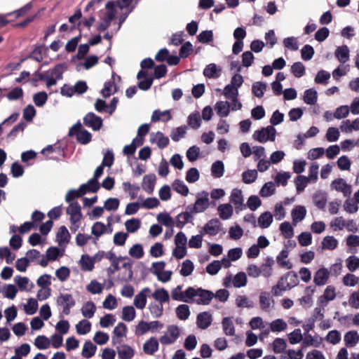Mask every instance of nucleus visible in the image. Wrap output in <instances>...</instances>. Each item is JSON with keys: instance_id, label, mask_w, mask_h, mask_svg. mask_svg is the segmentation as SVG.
I'll list each match as a JSON object with an SVG mask.
<instances>
[{"instance_id": "72a5a7b5", "label": "nucleus", "mask_w": 359, "mask_h": 359, "mask_svg": "<svg viewBox=\"0 0 359 359\" xmlns=\"http://www.w3.org/2000/svg\"><path fill=\"white\" fill-rule=\"evenodd\" d=\"M258 225L262 229L268 228L273 222V215L270 212H264L260 215L257 220Z\"/></svg>"}, {"instance_id": "de8ad7c7", "label": "nucleus", "mask_w": 359, "mask_h": 359, "mask_svg": "<svg viewBox=\"0 0 359 359\" xmlns=\"http://www.w3.org/2000/svg\"><path fill=\"white\" fill-rule=\"evenodd\" d=\"M136 312L133 306H126L122 310V319L127 322H130L135 318Z\"/></svg>"}, {"instance_id": "c85d7f7f", "label": "nucleus", "mask_w": 359, "mask_h": 359, "mask_svg": "<svg viewBox=\"0 0 359 359\" xmlns=\"http://www.w3.org/2000/svg\"><path fill=\"white\" fill-rule=\"evenodd\" d=\"M172 118V116L169 110H165L164 111H161L160 110L154 111L151 116V121L157 122L159 121H162L163 122H167Z\"/></svg>"}, {"instance_id": "13d9d810", "label": "nucleus", "mask_w": 359, "mask_h": 359, "mask_svg": "<svg viewBox=\"0 0 359 359\" xmlns=\"http://www.w3.org/2000/svg\"><path fill=\"white\" fill-rule=\"evenodd\" d=\"M187 127L186 126H180L172 130L170 137L174 142H178L181 138L184 137Z\"/></svg>"}, {"instance_id": "3c124183", "label": "nucleus", "mask_w": 359, "mask_h": 359, "mask_svg": "<svg viewBox=\"0 0 359 359\" xmlns=\"http://www.w3.org/2000/svg\"><path fill=\"white\" fill-rule=\"evenodd\" d=\"M224 95L232 101H236L238 95V90L232 85L228 84L225 86L223 92Z\"/></svg>"}, {"instance_id": "e2e57ef3", "label": "nucleus", "mask_w": 359, "mask_h": 359, "mask_svg": "<svg viewBox=\"0 0 359 359\" xmlns=\"http://www.w3.org/2000/svg\"><path fill=\"white\" fill-rule=\"evenodd\" d=\"M50 341L48 337L43 335L38 336L34 341V345L39 349H46L50 346Z\"/></svg>"}, {"instance_id": "473e14b6", "label": "nucleus", "mask_w": 359, "mask_h": 359, "mask_svg": "<svg viewBox=\"0 0 359 359\" xmlns=\"http://www.w3.org/2000/svg\"><path fill=\"white\" fill-rule=\"evenodd\" d=\"M221 69H218L217 65L211 63L205 67L203 70V75L210 79H217L220 76Z\"/></svg>"}, {"instance_id": "bf43d9fd", "label": "nucleus", "mask_w": 359, "mask_h": 359, "mask_svg": "<svg viewBox=\"0 0 359 359\" xmlns=\"http://www.w3.org/2000/svg\"><path fill=\"white\" fill-rule=\"evenodd\" d=\"M194 269L193 262L189 259H186L183 262L180 274L184 277L189 276L191 274Z\"/></svg>"}, {"instance_id": "5fc2aeb1", "label": "nucleus", "mask_w": 359, "mask_h": 359, "mask_svg": "<svg viewBox=\"0 0 359 359\" xmlns=\"http://www.w3.org/2000/svg\"><path fill=\"white\" fill-rule=\"evenodd\" d=\"M48 100V95L46 92H39L34 95L33 101L36 106L39 107H43Z\"/></svg>"}, {"instance_id": "ea45409f", "label": "nucleus", "mask_w": 359, "mask_h": 359, "mask_svg": "<svg viewBox=\"0 0 359 359\" xmlns=\"http://www.w3.org/2000/svg\"><path fill=\"white\" fill-rule=\"evenodd\" d=\"M96 350L97 346L91 341H86L83 347L82 356L86 358H90L95 355Z\"/></svg>"}, {"instance_id": "7ed1b4c3", "label": "nucleus", "mask_w": 359, "mask_h": 359, "mask_svg": "<svg viewBox=\"0 0 359 359\" xmlns=\"http://www.w3.org/2000/svg\"><path fill=\"white\" fill-rule=\"evenodd\" d=\"M68 135L70 137L76 136V140L82 144H86L92 140V135L88 130L83 129L80 121H78L69 130Z\"/></svg>"}, {"instance_id": "412c9836", "label": "nucleus", "mask_w": 359, "mask_h": 359, "mask_svg": "<svg viewBox=\"0 0 359 359\" xmlns=\"http://www.w3.org/2000/svg\"><path fill=\"white\" fill-rule=\"evenodd\" d=\"M337 245L338 241L334 237L332 236H327L323 239L319 247V250H333L337 248Z\"/></svg>"}, {"instance_id": "aec40b11", "label": "nucleus", "mask_w": 359, "mask_h": 359, "mask_svg": "<svg viewBox=\"0 0 359 359\" xmlns=\"http://www.w3.org/2000/svg\"><path fill=\"white\" fill-rule=\"evenodd\" d=\"M159 343L156 338H149L143 345V351L147 355H153L158 350Z\"/></svg>"}, {"instance_id": "a18cd8bd", "label": "nucleus", "mask_w": 359, "mask_h": 359, "mask_svg": "<svg viewBox=\"0 0 359 359\" xmlns=\"http://www.w3.org/2000/svg\"><path fill=\"white\" fill-rule=\"evenodd\" d=\"M212 175L215 177L219 178L224 175V165L222 161H217L212 163L211 168Z\"/></svg>"}, {"instance_id": "423d86ee", "label": "nucleus", "mask_w": 359, "mask_h": 359, "mask_svg": "<svg viewBox=\"0 0 359 359\" xmlns=\"http://www.w3.org/2000/svg\"><path fill=\"white\" fill-rule=\"evenodd\" d=\"M276 130L273 126H269L262 128L261 130H256L253 134V138L261 142L264 143L267 141H274L276 138Z\"/></svg>"}, {"instance_id": "680f3d73", "label": "nucleus", "mask_w": 359, "mask_h": 359, "mask_svg": "<svg viewBox=\"0 0 359 359\" xmlns=\"http://www.w3.org/2000/svg\"><path fill=\"white\" fill-rule=\"evenodd\" d=\"M125 226L128 232L134 233L140 228V220L136 218L128 219L126 222Z\"/></svg>"}, {"instance_id": "a878e982", "label": "nucleus", "mask_w": 359, "mask_h": 359, "mask_svg": "<svg viewBox=\"0 0 359 359\" xmlns=\"http://www.w3.org/2000/svg\"><path fill=\"white\" fill-rule=\"evenodd\" d=\"M230 107V104L228 102L219 101L215 104V109L217 115L223 118L229 116Z\"/></svg>"}, {"instance_id": "c03bdc74", "label": "nucleus", "mask_w": 359, "mask_h": 359, "mask_svg": "<svg viewBox=\"0 0 359 359\" xmlns=\"http://www.w3.org/2000/svg\"><path fill=\"white\" fill-rule=\"evenodd\" d=\"M157 220L158 222L168 227H172L175 224V222L167 212L159 213L157 215Z\"/></svg>"}, {"instance_id": "6ab92c4d", "label": "nucleus", "mask_w": 359, "mask_h": 359, "mask_svg": "<svg viewBox=\"0 0 359 359\" xmlns=\"http://www.w3.org/2000/svg\"><path fill=\"white\" fill-rule=\"evenodd\" d=\"M344 344L348 347H353L359 342V333L355 330L347 332L344 336Z\"/></svg>"}, {"instance_id": "cd10ccee", "label": "nucleus", "mask_w": 359, "mask_h": 359, "mask_svg": "<svg viewBox=\"0 0 359 359\" xmlns=\"http://www.w3.org/2000/svg\"><path fill=\"white\" fill-rule=\"evenodd\" d=\"M150 141L151 142H156L157 143L158 147L161 149L167 147L170 143L168 137L164 136L163 133L160 131L155 134L154 137H151Z\"/></svg>"}, {"instance_id": "a211bd4d", "label": "nucleus", "mask_w": 359, "mask_h": 359, "mask_svg": "<svg viewBox=\"0 0 359 359\" xmlns=\"http://www.w3.org/2000/svg\"><path fill=\"white\" fill-rule=\"evenodd\" d=\"M231 202L235 205L236 209L241 210L245 208L242 191L240 189H233L231 194Z\"/></svg>"}, {"instance_id": "0e129e2a", "label": "nucleus", "mask_w": 359, "mask_h": 359, "mask_svg": "<svg viewBox=\"0 0 359 359\" xmlns=\"http://www.w3.org/2000/svg\"><path fill=\"white\" fill-rule=\"evenodd\" d=\"M291 72L297 78H300L305 74V67L300 62H294L291 67Z\"/></svg>"}, {"instance_id": "9d476101", "label": "nucleus", "mask_w": 359, "mask_h": 359, "mask_svg": "<svg viewBox=\"0 0 359 359\" xmlns=\"http://www.w3.org/2000/svg\"><path fill=\"white\" fill-rule=\"evenodd\" d=\"M221 222L218 219H212L208 221L203 228L202 234L205 233L213 236L217 235L220 231Z\"/></svg>"}, {"instance_id": "4c0bfd02", "label": "nucleus", "mask_w": 359, "mask_h": 359, "mask_svg": "<svg viewBox=\"0 0 359 359\" xmlns=\"http://www.w3.org/2000/svg\"><path fill=\"white\" fill-rule=\"evenodd\" d=\"M81 311L85 318H91L95 313L96 306L93 302L88 301L83 305Z\"/></svg>"}, {"instance_id": "6e6552de", "label": "nucleus", "mask_w": 359, "mask_h": 359, "mask_svg": "<svg viewBox=\"0 0 359 359\" xmlns=\"http://www.w3.org/2000/svg\"><path fill=\"white\" fill-rule=\"evenodd\" d=\"M83 124L94 131H97L102 128L103 122L100 116L93 112H89L83 117Z\"/></svg>"}, {"instance_id": "f257e3e1", "label": "nucleus", "mask_w": 359, "mask_h": 359, "mask_svg": "<svg viewBox=\"0 0 359 359\" xmlns=\"http://www.w3.org/2000/svg\"><path fill=\"white\" fill-rule=\"evenodd\" d=\"M298 283L297 274L294 271H289L279 278L277 284L272 287L271 292L273 296H280L283 292L290 290Z\"/></svg>"}, {"instance_id": "a19ab883", "label": "nucleus", "mask_w": 359, "mask_h": 359, "mask_svg": "<svg viewBox=\"0 0 359 359\" xmlns=\"http://www.w3.org/2000/svg\"><path fill=\"white\" fill-rule=\"evenodd\" d=\"M79 262L83 271H90L94 269V261L88 255H83Z\"/></svg>"}, {"instance_id": "20e7f679", "label": "nucleus", "mask_w": 359, "mask_h": 359, "mask_svg": "<svg viewBox=\"0 0 359 359\" xmlns=\"http://www.w3.org/2000/svg\"><path fill=\"white\" fill-rule=\"evenodd\" d=\"M56 304L62 308V314L68 316L71 313V309L75 306L76 301L71 294L60 293L56 299Z\"/></svg>"}, {"instance_id": "774afa93", "label": "nucleus", "mask_w": 359, "mask_h": 359, "mask_svg": "<svg viewBox=\"0 0 359 359\" xmlns=\"http://www.w3.org/2000/svg\"><path fill=\"white\" fill-rule=\"evenodd\" d=\"M23 90L20 87H15L12 89L6 97L10 101L17 100L23 97Z\"/></svg>"}, {"instance_id": "338daca9", "label": "nucleus", "mask_w": 359, "mask_h": 359, "mask_svg": "<svg viewBox=\"0 0 359 359\" xmlns=\"http://www.w3.org/2000/svg\"><path fill=\"white\" fill-rule=\"evenodd\" d=\"M243 182L245 184H251L257 177V172L255 170H248L242 174Z\"/></svg>"}, {"instance_id": "f03ea898", "label": "nucleus", "mask_w": 359, "mask_h": 359, "mask_svg": "<svg viewBox=\"0 0 359 359\" xmlns=\"http://www.w3.org/2000/svg\"><path fill=\"white\" fill-rule=\"evenodd\" d=\"M185 294L188 299L192 302H195L199 305H208L215 297V294L208 290L198 287L195 289L193 287H189L185 290Z\"/></svg>"}, {"instance_id": "09e8293b", "label": "nucleus", "mask_w": 359, "mask_h": 359, "mask_svg": "<svg viewBox=\"0 0 359 359\" xmlns=\"http://www.w3.org/2000/svg\"><path fill=\"white\" fill-rule=\"evenodd\" d=\"M76 329L79 334H86L90 331L91 323L87 320H82L76 325Z\"/></svg>"}, {"instance_id": "4468645a", "label": "nucleus", "mask_w": 359, "mask_h": 359, "mask_svg": "<svg viewBox=\"0 0 359 359\" xmlns=\"http://www.w3.org/2000/svg\"><path fill=\"white\" fill-rule=\"evenodd\" d=\"M212 321V315L208 311L201 312L197 316V326L202 330L207 329L211 325Z\"/></svg>"}, {"instance_id": "ddd939ff", "label": "nucleus", "mask_w": 359, "mask_h": 359, "mask_svg": "<svg viewBox=\"0 0 359 359\" xmlns=\"http://www.w3.org/2000/svg\"><path fill=\"white\" fill-rule=\"evenodd\" d=\"M106 233H108L107 228L104 223L101 222L94 223L91 228V233L95 236L93 237V243L96 244L98 238Z\"/></svg>"}, {"instance_id": "2f4dec72", "label": "nucleus", "mask_w": 359, "mask_h": 359, "mask_svg": "<svg viewBox=\"0 0 359 359\" xmlns=\"http://www.w3.org/2000/svg\"><path fill=\"white\" fill-rule=\"evenodd\" d=\"M172 188L175 191L183 196H187L189 193L188 187L184 183L183 181L178 179L173 181L172 184Z\"/></svg>"}, {"instance_id": "dca6fc26", "label": "nucleus", "mask_w": 359, "mask_h": 359, "mask_svg": "<svg viewBox=\"0 0 359 359\" xmlns=\"http://www.w3.org/2000/svg\"><path fill=\"white\" fill-rule=\"evenodd\" d=\"M336 297L335 288L332 286H327L322 296L319 297L320 306H325L328 302L333 300Z\"/></svg>"}, {"instance_id": "6e6d98bb", "label": "nucleus", "mask_w": 359, "mask_h": 359, "mask_svg": "<svg viewBox=\"0 0 359 359\" xmlns=\"http://www.w3.org/2000/svg\"><path fill=\"white\" fill-rule=\"evenodd\" d=\"M275 192L274 184L272 182H266L262 187L259 195L262 197H269L272 196Z\"/></svg>"}, {"instance_id": "37998d69", "label": "nucleus", "mask_w": 359, "mask_h": 359, "mask_svg": "<svg viewBox=\"0 0 359 359\" xmlns=\"http://www.w3.org/2000/svg\"><path fill=\"white\" fill-rule=\"evenodd\" d=\"M306 209L303 206H297L292 211V217L294 223L302 221L306 215Z\"/></svg>"}, {"instance_id": "8fccbe9b", "label": "nucleus", "mask_w": 359, "mask_h": 359, "mask_svg": "<svg viewBox=\"0 0 359 359\" xmlns=\"http://www.w3.org/2000/svg\"><path fill=\"white\" fill-rule=\"evenodd\" d=\"M344 210L350 214H354L359 210V207L355 200L348 198L343 205Z\"/></svg>"}, {"instance_id": "5701e85b", "label": "nucleus", "mask_w": 359, "mask_h": 359, "mask_svg": "<svg viewBox=\"0 0 359 359\" xmlns=\"http://www.w3.org/2000/svg\"><path fill=\"white\" fill-rule=\"evenodd\" d=\"M80 188L84 192V194L87 192L96 193L100 189V184L97 180L91 178L86 184H81Z\"/></svg>"}, {"instance_id": "864d4df0", "label": "nucleus", "mask_w": 359, "mask_h": 359, "mask_svg": "<svg viewBox=\"0 0 359 359\" xmlns=\"http://www.w3.org/2000/svg\"><path fill=\"white\" fill-rule=\"evenodd\" d=\"M266 88V85L261 81L255 82L252 86L253 94L259 98L263 97Z\"/></svg>"}, {"instance_id": "0eeeda50", "label": "nucleus", "mask_w": 359, "mask_h": 359, "mask_svg": "<svg viewBox=\"0 0 359 359\" xmlns=\"http://www.w3.org/2000/svg\"><path fill=\"white\" fill-rule=\"evenodd\" d=\"M332 189L341 192L344 197L349 198L352 193V188L344 179L337 178L330 184Z\"/></svg>"}, {"instance_id": "b1692460", "label": "nucleus", "mask_w": 359, "mask_h": 359, "mask_svg": "<svg viewBox=\"0 0 359 359\" xmlns=\"http://www.w3.org/2000/svg\"><path fill=\"white\" fill-rule=\"evenodd\" d=\"M314 292V289L311 286L307 287L305 290V295L299 299V304L304 308H310L313 304L312 295Z\"/></svg>"}, {"instance_id": "79ce46f5", "label": "nucleus", "mask_w": 359, "mask_h": 359, "mask_svg": "<svg viewBox=\"0 0 359 359\" xmlns=\"http://www.w3.org/2000/svg\"><path fill=\"white\" fill-rule=\"evenodd\" d=\"M222 325L224 332L226 335L233 336L235 334V327L230 318H224L222 321Z\"/></svg>"}, {"instance_id": "f3484780", "label": "nucleus", "mask_w": 359, "mask_h": 359, "mask_svg": "<svg viewBox=\"0 0 359 359\" xmlns=\"http://www.w3.org/2000/svg\"><path fill=\"white\" fill-rule=\"evenodd\" d=\"M340 130L345 133H351L353 130H359V118L353 121L346 120L340 125Z\"/></svg>"}, {"instance_id": "052dcab7", "label": "nucleus", "mask_w": 359, "mask_h": 359, "mask_svg": "<svg viewBox=\"0 0 359 359\" xmlns=\"http://www.w3.org/2000/svg\"><path fill=\"white\" fill-rule=\"evenodd\" d=\"M342 282L345 286L354 287L359 283V277L352 273H347L343 277Z\"/></svg>"}, {"instance_id": "f8f14e48", "label": "nucleus", "mask_w": 359, "mask_h": 359, "mask_svg": "<svg viewBox=\"0 0 359 359\" xmlns=\"http://www.w3.org/2000/svg\"><path fill=\"white\" fill-rule=\"evenodd\" d=\"M151 292V289L149 287L143 288L134 299V305L138 309H143L147 304V294Z\"/></svg>"}, {"instance_id": "bb28decb", "label": "nucleus", "mask_w": 359, "mask_h": 359, "mask_svg": "<svg viewBox=\"0 0 359 359\" xmlns=\"http://www.w3.org/2000/svg\"><path fill=\"white\" fill-rule=\"evenodd\" d=\"M273 264L274 259L273 257H267L265 259V262L260 266V269L262 270L261 274L265 278H269L272 275V266Z\"/></svg>"}, {"instance_id": "4d7b16f0", "label": "nucleus", "mask_w": 359, "mask_h": 359, "mask_svg": "<svg viewBox=\"0 0 359 359\" xmlns=\"http://www.w3.org/2000/svg\"><path fill=\"white\" fill-rule=\"evenodd\" d=\"M271 330L273 332L284 331L287 328V323L283 319H276L270 324Z\"/></svg>"}, {"instance_id": "393cba45", "label": "nucleus", "mask_w": 359, "mask_h": 359, "mask_svg": "<svg viewBox=\"0 0 359 359\" xmlns=\"http://www.w3.org/2000/svg\"><path fill=\"white\" fill-rule=\"evenodd\" d=\"M288 255L289 252L285 249L283 250L276 257V262L280 267L287 269H291L292 268V264L289 260H285Z\"/></svg>"}, {"instance_id": "39448f33", "label": "nucleus", "mask_w": 359, "mask_h": 359, "mask_svg": "<svg viewBox=\"0 0 359 359\" xmlns=\"http://www.w3.org/2000/svg\"><path fill=\"white\" fill-rule=\"evenodd\" d=\"M201 195V196L197 197L194 205L187 206V210H189L194 215L205 212L210 206L208 193L203 191Z\"/></svg>"}, {"instance_id": "e433bc0d", "label": "nucleus", "mask_w": 359, "mask_h": 359, "mask_svg": "<svg viewBox=\"0 0 359 359\" xmlns=\"http://www.w3.org/2000/svg\"><path fill=\"white\" fill-rule=\"evenodd\" d=\"M152 297L154 299L159 302V304H163V303L168 302L170 296L168 292L164 288H159L155 290L152 294Z\"/></svg>"}, {"instance_id": "4be33fe9", "label": "nucleus", "mask_w": 359, "mask_h": 359, "mask_svg": "<svg viewBox=\"0 0 359 359\" xmlns=\"http://www.w3.org/2000/svg\"><path fill=\"white\" fill-rule=\"evenodd\" d=\"M334 55L340 63L344 64L349 60V49L346 45L339 46L336 48Z\"/></svg>"}, {"instance_id": "1a4fd4ad", "label": "nucleus", "mask_w": 359, "mask_h": 359, "mask_svg": "<svg viewBox=\"0 0 359 359\" xmlns=\"http://www.w3.org/2000/svg\"><path fill=\"white\" fill-rule=\"evenodd\" d=\"M67 214L70 215V222L73 225L82 218L81 208L78 202H72L67 208Z\"/></svg>"}, {"instance_id": "7c9ffc66", "label": "nucleus", "mask_w": 359, "mask_h": 359, "mask_svg": "<svg viewBox=\"0 0 359 359\" xmlns=\"http://www.w3.org/2000/svg\"><path fill=\"white\" fill-rule=\"evenodd\" d=\"M182 285H177L175 288H173L171 291V297L173 300L181 301L184 302L191 303L189 299H188L185 294V291L182 292Z\"/></svg>"}, {"instance_id": "49530a36", "label": "nucleus", "mask_w": 359, "mask_h": 359, "mask_svg": "<svg viewBox=\"0 0 359 359\" xmlns=\"http://www.w3.org/2000/svg\"><path fill=\"white\" fill-rule=\"evenodd\" d=\"M330 273L327 269H320L316 273V284L324 285L327 283Z\"/></svg>"}, {"instance_id": "9b49d317", "label": "nucleus", "mask_w": 359, "mask_h": 359, "mask_svg": "<svg viewBox=\"0 0 359 359\" xmlns=\"http://www.w3.org/2000/svg\"><path fill=\"white\" fill-rule=\"evenodd\" d=\"M194 214L189 210L186 208V211L179 214L175 218V225L180 229H182L187 223L192 222Z\"/></svg>"}, {"instance_id": "58836bf2", "label": "nucleus", "mask_w": 359, "mask_h": 359, "mask_svg": "<svg viewBox=\"0 0 359 359\" xmlns=\"http://www.w3.org/2000/svg\"><path fill=\"white\" fill-rule=\"evenodd\" d=\"M217 210L220 218L224 220L229 219L233 215V208L230 204L219 205Z\"/></svg>"}, {"instance_id": "2eb2a0df", "label": "nucleus", "mask_w": 359, "mask_h": 359, "mask_svg": "<svg viewBox=\"0 0 359 359\" xmlns=\"http://www.w3.org/2000/svg\"><path fill=\"white\" fill-rule=\"evenodd\" d=\"M156 177L154 173L146 175L143 177L142 187L148 194H151L154 190Z\"/></svg>"}, {"instance_id": "69168bd1", "label": "nucleus", "mask_w": 359, "mask_h": 359, "mask_svg": "<svg viewBox=\"0 0 359 359\" xmlns=\"http://www.w3.org/2000/svg\"><path fill=\"white\" fill-rule=\"evenodd\" d=\"M233 284L235 287H244L247 284V277L245 273L239 272L233 278Z\"/></svg>"}, {"instance_id": "f704fd0d", "label": "nucleus", "mask_w": 359, "mask_h": 359, "mask_svg": "<svg viewBox=\"0 0 359 359\" xmlns=\"http://www.w3.org/2000/svg\"><path fill=\"white\" fill-rule=\"evenodd\" d=\"M70 239V234L65 226L59 228L56 234V241L60 245L68 243Z\"/></svg>"}, {"instance_id": "c756f323", "label": "nucleus", "mask_w": 359, "mask_h": 359, "mask_svg": "<svg viewBox=\"0 0 359 359\" xmlns=\"http://www.w3.org/2000/svg\"><path fill=\"white\" fill-rule=\"evenodd\" d=\"M313 136H314V126H311L306 133L298 135L297 140L294 142V147L297 149H302V146L304 144V140Z\"/></svg>"}, {"instance_id": "c9c22d12", "label": "nucleus", "mask_w": 359, "mask_h": 359, "mask_svg": "<svg viewBox=\"0 0 359 359\" xmlns=\"http://www.w3.org/2000/svg\"><path fill=\"white\" fill-rule=\"evenodd\" d=\"M117 352L121 359H131L134 355V350L126 344L118 347Z\"/></svg>"}, {"instance_id": "603ef678", "label": "nucleus", "mask_w": 359, "mask_h": 359, "mask_svg": "<svg viewBox=\"0 0 359 359\" xmlns=\"http://www.w3.org/2000/svg\"><path fill=\"white\" fill-rule=\"evenodd\" d=\"M176 314L179 319L185 320L190 316L189 307L187 304H181L176 309Z\"/></svg>"}]
</instances>
